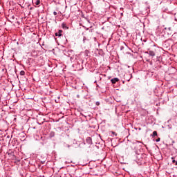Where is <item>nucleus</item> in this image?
<instances>
[{
    "label": "nucleus",
    "mask_w": 177,
    "mask_h": 177,
    "mask_svg": "<svg viewBox=\"0 0 177 177\" xmlns=\"http://www.w3.org/2000/svg\"><path fill=\"white\" fill-rule=\"evenodd\" d=\"M163 32H165V34H167V35H172V29L171 28V27L165 28Z\"/></svg>",
    "instance_id": "1"
},
{
    "label": "nucleus",
    "mask_w": 177,
    "mask_h": 177,
    "mask_svg": "<svg viewBox=\"0 0 177 177\" xmlns=\"http://www.w3.org/2000/svg\"><path fill=\"white\" fill-rule=\"evenodd\" d=\"M148 50L149 51L146 52L145 53L149 55V56H151V57H154V56H156V50L149 48Z\"/></svg>",
    "instance_id": "2"
},
{
    "label": "nucleus",
    "mask_w": 177,
    "mask_h": 177,
    "mask_svg": "<svg viewBox=\"0 0 177 177\" xmlns=\"http://www.w3.org/2000/svg\"><path fill=\"white\" fill-rule=\"evenodd\" d=\"M118 81H120V79H118V77H114L111 80V82H112V84H116L117 82H118Z\"/></svg>",
    "instance_id": "3"
},
{
    "label": "nucleus",
    "mask_w": 177,
    "mask_h": 177,
    "mask_svg": "<svg viewBox=\"0 0 177 177\" xmlns=\"http://www.w3.org/2000/svg\"><path fill=\"white\" fill-rule=\"evenodd\" d=\"M62 34H63V30H59L58 32L55 33V36L56 37H62Z\"/></svg>",
    "instance_id": "4"
},
{
    "label": "nucleus",
    "mask_w": 177,
    "mask_h": 177,
    "mask_svg": "<svg viewBox=\"0 0 177 177\" xmlns=\"http://www.w3.org/2000/svg\"><path fill=\"white\" fill-rule=\"evenodd\" d=\"M86 143H88V144L92 143V139H91V137H88V138L86 139Z\"/></svg>",
    "instance_id": "5"
},
{
    "label": "nucleus",
    "mask_w": 177,
    "mask_h": 177,
    "mask_svg": "<svg viewBox=\"0 0 177 177\" xmlns=\"http://www.w3.org/2000/svg\"><path fill=\"white\" fill-rule=\"evenodd\" d=\"M62 28H65V30H68V27L66 25V23L62 24Z\"/></svg>",
    "instance_id": "6"
},
{
    "label": "nucleus",
    "mask_w": 177,
    "mask_h": 177,
    "mask_svg": "<svg viewBox=\"0 0 177 177\" xmlns=\"http://www.w3.org/2000/svg\"><path fill=\"white\" fill-rule=\"evenodd\" d=\"M86 41H89V39H87L86 37H84V38H83L84 44H85V42H86Z\"/></svg>",
    "instance_id": "7"
},
{
    "label": "nucleus",
    "mask_w": 177,
    "mask_h": 177,
    "mask_svg": "<svg viewBox=\"0 0 177 177\" xmlns=\"http://www.w3.org/2000/svg\"><path fill=\"white\" fill-rule=\"evenodd\" d=\"M39 3H41V1L40 0H37L35 2V5L38 6L39 5Z\"/></svg>",
    "instance_id": "8"
},
{
    "label": "nucleus",
    "mask_w": 177,
    "mask_h": 177,
    "mask_svg": "<svg viewBox=\"0 0 177 177\" xmlns=\"http://www.w3.org/2000/svg\"><path fill=\"white\" fill-rule=\"evenodd\" d=\"M25 74H26V72H24V71H20V75H24Z\"/></svg>",
    "instance_id": "9"
},
{
    "label": "nucleus",
    "mask_w": 177,
    "mask_h": 177,
    "mask_svg": "<svg viewBox=\"0 0 177 177\" xmlns=\"http://www.w3.org/2000/svg\"><path fill=\"white\" fill-rule=\"evenodd\" d=\"M152 136H157V131H154L153 132Z\"/></svg>",
    "instance_id": "10"
},
{
    "label": "nucleus",
    "mask_w": 177,
    "mask_h": 177,
    "mask_svg": "<svg viewBox=\"0 0 177 177\" xmlns=\"http://www.w3.org/2000/svg\"><path fill=\"white\" fill-rule=\"evenodd\" d=\"M95 104H96V106H100V102H96Z\"/></svg>",
    "instance_id": "11"
},
{
    "label": "nucleus",
    "mask_w": 177,
    "mask_h": 177,
    "mask_svg": "<svg viewBox=\"0 0 177 177\" xmlns=\"http://www.w3.org/2000/svg\"><path fill=\"white\" fill-rule=\"evenodd\" d=\"M53 15H54V16H56L57 15V12L56 11H54Z\"/></svg>",
    "instance_id": "12"
},
{
    "label": "nucleus",
    "mask_w": 177,
    "mask_h": 177,
    "mask_svg": "<svg viewBox=\"0 0 177 177\" xmlns=\"http://www.w3.org/2000/svg\"><path fill=\"white\" fill-rule=\"evenodd\" d=\"M160 140H161V138H158V139H156V142H160Z\"/></svg>",
    "instance_id": "13"
},
{
    "label": "nucleus",
    "mask_w": 177,
    "mask_h": 177,
    "mask_svg": "<svg viewBox=\"0 0 177 177\" xmlns=\"http://www.w3.org/2000/svg\"><path fill=\"white\" fill-rule=\"evenodd\" d=\"M138 131H142V129L141 128H138Z\"/></svg>",
    "instance_id": "14"
}]
</instances>
